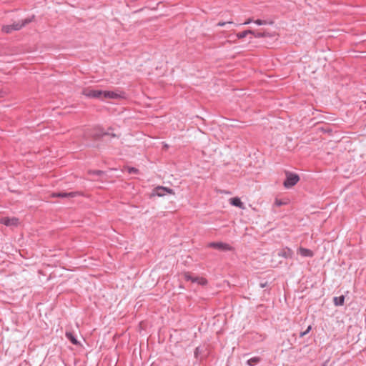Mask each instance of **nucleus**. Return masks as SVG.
I'll return each mask as SVG.
<instances>
[{
  "instance_id": "aec40b11",
  "label": "nucleus",
  "mask_w": 366,
  "mask_h": 366,
  "mask_svg": "<svg viewBox=\"0 0 366 366\" xmlns=\"http://www.w3.org/2000/svg\"><path fill=\"white\" fill-rule=\"evenodd\" d=\"M232 21H227V22H224V21H219L218 24H217V26H223L224 25H226L227 24H232Z\"/></svg>"
},
{
  "instance_id": "39448f33",
  "label": "nucleus",
  "mask_w": 366,
  "mask_h": 366,
  "mask_svg": "<svg viewBox=\"0 0 366 366\" xmlns=\"http://www.w3.org/2000/svg\"><path fill=\"white\" fill-rule=\"evenodd\" d=\"M0 223L7 227H16L19 224V219L16 217H4L0 219Z\"/></svg>"
},
{
  "instance_id": "4be33fe9",
  "label": "nucleus",
  "mask_w": 366,
  "mask_h": 366,
  "mask_svg": "<svg viewBox=\"0 0 366 366\" xmlns=\"http://www.w3.org/2000/svg\"><path fill=\"white\" fill-rule=\"evenodd\" d=\"M252 21H253L252 19L249 18V19H247V20L243 23V24H245V25H246V24H250V23H251V22H252Z\"/></svg>"
},
{
  "instance_id": "9d476101",
  "label": "nucleus",
  "mask_w": 366,
  "mask_h": 366,
  "mask_svg": "<svg viewBox=\"0 0 366 366\" xmlns=\"http://www.w3.org/2000/svg\"><path fill=\"white\" fill-rule=\"evenodd\" d=\"M298 252L302 256V257H312L314 255V253L312 250L303 247H300L298 249Z\"/></svg>"
},
{
  "instance_id": "393cba45",
  "label": "nucleus",
  "mask_w": 366,
  "mask_h": 366,
  "mask_svg": "<svg viewBox=\"0 0 366 366\" xmlns=\"http://www.w3.org/2000/svg\"><path fill=\"white\" fill-rule=\"evenodd\" d=\"M267 285V282H264V283H261V284H260V287H261L262 288H263V287H266Z\"/></svg>"
},
{
  "instance_id": "2eb2a0df",
  "label": "nucleus",
  "mask_w": 366,
  "mask_h": 366,
  "mask_svg": "<svg viewBox=\"0 0 366 366\" xmlns=\"http://www.w3.org/2000/svg\"><path fill=\"white\" fill-rule=\"evenodd\" d=\"M259 357H253V358L248 360L247 364L250 366H253L255 364H257L259 362Z\"/></svg>"
},
{
  "instance_id": "6e6552de",
  "label": "nucleus",
  "mask_w": 366,
  "mask_h": 366,
  "mask_svg": "<svg viewBox=\"0 0 366 366\" xmlns=\"http://www.w3.org/2000/svg\"><path fill=\"white\" fill-rule=\"evenodd\" d=\"M229 202L232 205L237 207L240 209H244V204L242 202L239 198L233 197L229 199Z\"/></svg>"
},
{
  "instance_id": "0eeeda50",
  "label": "nucleus",
  "mask_w": 366,
  "mask_h": 366,
  "mask_svg": "<svg viewBox=\"0 0 366 366\" xmlns=\"http://www.w3.org/2000/svg\"><path fill=\"white\" fill-rule=\"evenodd\" d=\"M208 246L222 251H228L232 249L228 244L223 242H211Z\"/></svg>"
},
{
  "instance_id": "dca6fc26",
  "label": "nucleus",
  "mask_w": 366,
  "mask_h": 366,
  "mask_svg": "<svg viewBox=\"0 0 366 366\" xmlns=\"http://www.w3.org/2000/svg\"><path fill=\"white\" fill-rule=\"evenodd\" d=\"M254 22L257 25H266L267 24H272V22H268L265 20H260V19H257V20L254 21Z\"/></svg>"
},
{
  "instance_id": "f8f14e48",
  "label": "nucleus",
  "mask_w": 366,
  "mask_h": 366,
  "mask_svg": "<svg viewBox=\"0 0 366 366\" xmlns=\"http://www.w3.org/2000/svg\"><path fill=\"white\" fill-rule=\"evenodd\" d=\"M333 302L335 305L336 306H341L343 305L345 302V297L343 295H341L340 297H335L333 298Z\"/></svg>"
},
{
  "instance_id": "a211bd4d",
  "label": "nucleus",
  "mask_w": 366,
  "mask_h": 366,
  "mask_svg": "<svg viewBox=\"0 0 366 366\" xmlns=\"http://www.w3.org/2000/svg\"><path fill=\"white\" fill-rule=\"evenodd\" d=\"M89 173L91 174H95V175L99 176V175H101L102 174H103V172L101 170H94V171H89Z\"/></svg>"
},
{
  "instance_id": "7ed1b4c3",
  "label": "nucleus",
  "mask_w": 366,
  "mask_h": 366,
  "mask_svg": "<svg viewBox=\"0 0 366 366\" xmlns=\"http://www.w3.org/2000/svg\"><path fill=\"white\" fill-rule=\"evenodd\" d=\"M300 180L297 174L289 172H286V179L284 182V186L286 188H291L295 186Z\"/></svg>"
},
{
  "instance_id": "f3484780",
  "label": "nucleus",
  "mask_w": 366,
  "mask_h": 366,
  "mask_svg": "<svg viewBox=\"0 0 366 366\" xmlns=\"http://www.w3.org/2000/svg\"><path fill=\"white\" fill-rule=\"evenodd\" d=\"M127 169L129 174H136L138 172V169L134 167H127Z\"/></svg>"
},
{
  "instance_id": "412c9836",
  "label": "nucleus",
  "mask_w": 366,
  "mask_h": 366,
  "mask_svg": "<svg viewBox=\"0 0 366 366\" xmlns=\"http://www.w3.org/2000/svg\"><path fill=\"white\" fill-rule=\"evenodd\" d=\"M274 204H275V205L280 207L281 205H283L285 203L282 200L276 199Z\"/></svg>"
},
{
  "instance_id": "9b49d317",
  "label": "nucleus",
  "mask_w": 366,
  "mask_h": 366,
  "mask_svg": "<svg viewBox=\"0 0 366 366\" xmlns=\"http://www.w3.org/2000/svg\"><path fill=\"white\" fill-rule=\"evenodd\" d=\"M278 255L285 258H288L291 257L292 251L290 249H285L278 252Z\"/></svg>"
},
{
  "instance_id": "bb28decb",
  "label": "nucleus",
  "mask_w": 366,
  "mask_h": 366,
  "mask_svg": "<svg viewBox=\"0 0 366 366\" xmlns=\"http://www.w3.org/2000/svg\"><path fill=\"white\" fill-rule=\"evenodd\" d=\"M323 366H325V365Z\"/></svg>"
},
{
  "instance_id": "ddd939ff",
  "label": "nucleus",
  "mask_w": 366,
  "mask_h": 366,
  "mask_svg": "<svg viewBox=\"0 0 366 366\" xmlns=\"http://www.w3.org/2000/svg\"><path fill=\"white\" fill-rule=\"evenodd\" d=\"M66 337L72 342V344L75 345H78L79 344V342L71 332H66Z\"/></svg>"
},
{
  "instance_id": "1a4fd4ad",
  "label": "nucleus",
  "mask_w": 366,
  "mask_h": 366,
  "mask_svg": "<svg viewBox=\"0 0 366 366\" xmlns=\"http://www.w3.org/2000/svg\"><path fill=\"white\" fill-rule=\"evenodd\" d=\"M76 195V192H58L52 194V197H74Z\"/></svg>"
},
{
  "instance_id": "20e7f679",
  "label": "nucleus",
  "mask_w": 366,
  "mask_h": 366,
  "mask_svg": "<svg viewBox=\"0 0 366 366\" xmlns=\"http://www.w3.org/2000/svg\"><path fill=\"white\" fill-rule=\"evenodd\" d=\"M184 277L186 280L191 281L192 282L197 283L200 285H204L207 282L204 278L200 277H194L190 273H185Z\"/></svg>"
},
{
  "instance_id": "5701e85b",
  "label": "nucleus",
  "mask_w": 366,
  "mask_h": 366,
  "mask_svg": "<svg viewBox=\"0 0 366 366\" xmlns=\"http://www.w3.org/2000/svg\"><path fill=\"white\" fill-rule=\"evenodd\" d=\"M86 92H103V91H102V90H100V89H88Z\"/></svg>"
},
{
  "instance_id": "6ab92c4d",
  "label": "nucleus",
  "mask_w": 366,
  "mask_h": 366,
  "mask_svg": "<svg viewBox=\"0 0 366 366\" xmlns=\"http://www.w3.org/2000/svg\"><path fill=\"white\" fill-rule=\"evenodd\" d=\"M312 329V327L310 325L308 326V327L307 328V330L302 332L300 333V337H302L303 336L306 335L307 333H309V332Z\"/></svg>"
},
{
  "instance_id": "f03ea898",
  "label": "nucleus",
  "mask_w": 366,
  "mask_h": 366,
  "mask_svg": "<svg viewBox=\"0 0 366 366\" xmlns=\"http://www.w3.org/2000/svg\"><path fill=\"white\" fill-rule=\"evenodd\" d=\"M89 98L99 99L102 100L117 99L122 96L118 93H86Z\"/></svg>"
},
{
  "instance_id": "b1692460",
  "label": "nucleus",
  "mask_w": 366,
  "mask_h": 366,
  "mask_svg": "<svg viewBox=\"0 0 366 366\" xmlns=\"http://www.w3.org/2000/svg\"><path fill=\"white\" fill-rule=\"evenodd\" d=\"M256 37H262L264 36L263 34L262 33H257V34H254Z\"/></svg>"
},
{
  "instance_id": "4468645a",
  "label": "nucleus",
  "mask_w": 366,
  "mask_h": 366,
  "mask_svg": "<svg viewBox=\"0 0 366 366\" xmlns=\"http://www.w3.org/2000/svg\"><path fill=\"white\" fill-rule=\"evenodd\" d=\"M249 34H254V31H252V30H250V29L246 30V31H244L242 32L237 33V37L238 39H243V38H244Z\"/></svg>"
},
{
  "instance_id": "423d86ee",
  "label": "nucleus",
  "mask_w": 366,
  "mask_h": 366,
  "mask_svg": "<svg viewBox=\"0 0 366 366\" xmlns=\"http://www.w3.org/2000/svg\"><path fill=\"white\" fill-rule=\"evenodd\" d=\"M167 194H174V192L172 189L164 187H157L154 190L152 195H157L158 197H163Z\"/></svg>"
},
{
  "instance_id": "a878e982",
  "label": "nucleus",
  "mask_w": 366,
  "mask_h": 366,
  "mask_svg": "<svg viewBox=\"0 0 366 366\" xmlns=\"http://www.w3.org/2000/svg\"><path fill=\"white\" fill-rule=\"evenodd\" d=\"M104 134H105V135H110V133H109V132H107V133H104ZM111 135H112V137H117V135H116L115 134H111Z\"/></svg>"
},
{
  "instance_id": "f257e3e1",
  "label": "nucleus",
  "mask_w": 366,
  "mask_h": 366,
  "mask_svg": "<svg viewBox=\"0 0 366 366\" xmlns=\"http://www.w3.org/2000/svg\"><path fill=\"white\" fill-rule=\"evenodd\" d=\"M34 16L31 18H26L24 20L14 23L10 25H5L2 27V31L4 33H11L12 31H17L21 29L23 26L32 21Z\"/></svg>"
}]
</instances>
